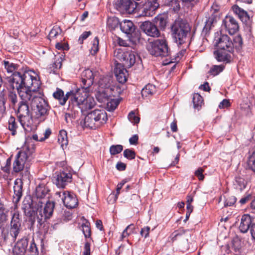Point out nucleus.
Masks as SVG:
<instances>
[{
    "label": "nucleus",
    "instance_id": "nucleus-45",
    "mask_svg": "<svg viewBox=\"0 0 255 255\" xmlns=\"http://www.w3.org/2000/svg\"><path fill=\"white\" fill-rule=\"evenodd\" d=\"M125 157L128 159L132 160L135 157V152L133 150L130 149H126L124 150L123 153Z\"/></svg>",
    "mask_w": 255,
    "mask_h": 255
},
{
    "label": "nucleus",
    "instance_id": "nucleus-39",
    "mask_svg": "<svg viewBox=\"0 0 255 255\" xmlns=\"http://www.w3.org/2000/svg\"><path fill=\"white\" fill-rule=\"evenodd\" d=\"M225 66L223 65H213L211 67L209 73L213 76H216L222 72Z\"/></svg>",
    "mask_w": 255,
    "mask_h": 255
},
{
    "label": "nucleus",
    "instance_id": "nucleus-9",
    "mask_svg": "<svg viewBox=\"0 0 255 255\" xmlns=\"http://www.w3.org/2000/svg\"><path fill=\"white\" fill-rule=\"evenodd\" d=\"M72 180V175L68 170L56 172L53 178V182L58 188H64Z\"/></svg>",
    "mask_w": 255,
    "mask_h": 255
},
{
    "label": "nucleus",
    "instance_id": "nucleus-5",
    "mask_svg": "<svg viewBox=\"0 0 255 255\" xmlns=\"http://www.w3.org/2000/svg\"><path fill=\"white\" fill-rule=\"evenodd\" d=\"M171 29L173 38L178 46L186 43L187 34L191 30L190 25L186 20L175 21Z\"/></svg>",
    "mask_w": 255,
    "mask_h": 255
},
{
    "label": "nucleus",
    "instance_id": "nucleus-42",
    "mask_svg": "<svg viewBox=\"0 0 255 255\" xmlns=\"http://www.w3.org/2000/svg\"><path fill=\"white\" fill-rule=\"evenodd\" d=\"M123 149V146L122 145H112L110 147V152L111 155H114L120 153Z\"/></svg>",
    "mask_w": 255,
    "mask_h": 255
},
{
    "label": "nucleus",
    "instance_id": "nucleus-38",
    "mask_svg": "<svg viewBox=\"0 0 255 255\" xmlns=\"http://www.w3.org/2000/svg\"><path fill=\"white\" fill-rule=\"evenodd\" d=\"M82 231L86 238H90L91 236V230L90 228V224L86 221L85 223L82 225Z\"/></svg>",
    "mask_w": 255,
    "mask_h": 255
},
{
    "label": "nucleus",
    "instance_id": "nucleus-17",
    "mask_svg": "<svg viewBox=\"0 0 255 255\" xmlns=\"http://www.w3.org/2000/svg\"><path fill=\"white\" fill-rule=\"evenodd\" d=\"M159 6V4L158 2H152L147 0L143 5L141 14L145 16H152L155 14L156 10Z\"/></svg>",
    "mask_w": 255,
    "mask_h": 255
},
{
    "label": "nucleus",
    "instance_id": "nucleus-22",
    "mask_svg": "<svg viewBox=\"0 0 255 255\" xmlns=\"http://www.w3.org/2000/svg\"><path fill=\"white\" fill-rule=\"evenodd\" d=\"M120 26L122 31L128 36H131L136 29L133 23L131 20L127 19L120 22Z\"/></svg>",
    "mask_w": 255,
    "mask_h": 255
},
{
    "label": "nucleus",
    "instance_id": "nucleus-7",
    "mask_svg": "<svg viewBox=\"0 0 255 255\" xmlns=\"http://www.w3.org/2000/svg\"><path fill=\"white\" fill-rule=\"evenodd\" d=\"M147 49L151 55L156 57H166L171 54L168 42L164 38L154 40L149 43Z\"/></svg>",
    "mask_w": 255,
    "mask_h": 255
},
{
    "label": "nucleus",
    "instance_id": "nucleus-62",
    "mask_svg": "<svg viewBox=\"0 0 255 255\" xmlns=\"http://www.w3.org/2000/svg\"><path fill=\"white\" fill-rule=\"evenodd\" d=\"M51 134V129L49 128H47L44 133V137H41L40 140L41 141H43L45 140L46 139L48 138L49 137V136Z\"/></svg>",
    "mask_w": 255,
    "mask_h": 255
},
{
    "label": "nucleus",
    "instance_id": "nucleus-23",
    "mask_svg": "<svg viewBox=\"0 0 255 255\" xmlns=\"http://www.w3.org/2000/svg\"><path fill=\"white\" fill-rule=\"evenodd\" d=\"M71 93H72L69 91L67 92L64 95L63 91L60 88H57L56 91L53 93V96L54 99L58 101L60 105L64 106L65 105L67 100L68 99L70 100Z\"/></svg>",
    "mask_w": 255,
    "mask_h": 255
},
{
    "label": "nucleus",
    "instance_id": "nucleus-26",
    "mask_svg": "<svg viewBox=\"0 0 255 255\" xmlns=\"http://www.w3.org/2000/svg\"><path fill=\"white\" fill-rule=\"evenodd\" d=\"M23 183L21 180L16 179L13 186L14 195L13 202L17 203L19 201L22 195Z\"/></svg>",
    "mask_w": 255,
    "mask_h": 255
},
{
    "label": "nucleus",
    "instance_id": "nucleus-60",
    "mask_svg": "<svg viewBox=\"0 0 255 255\" xmlns=\"http://www.w3.org/2000/svg\"><path fill=\"white\" fill-rule=\"evenodd\" d=\"M230 106L229 100L228 99L223 100L219 104V107L220 109H224L227 108Z\"/></svg>",
    "mask_w": 255,
    "mask_h": 255
},
{
    "label": "nucleus",
    "instance_id": "nucleus-50",
    "mask_svg": "<svg viewBox=\"0 0 255 255\" xmlns=\"http://www.w3.org/2000/svg\"><path fill=\"white\" fill-rule=\"evenodd\" d=\"M128 118L129 120L133 124H138L139 122L140 118L139 117L136 116L135 113L133 111H131L128 115Z\"/></svg>",
    "mask_w": 255,
    "mask_h": 255
},
{
    "label": "nucleus",
    "instance_id": "nucleus-14",
    "mask_svg": "<svg viewBox=\"0 0 255 255\" xmlns=\"http://www.w3.org/2000/svg\"><path fill=\"white\" fill-rule=\"evenodd\" d=\"M140 28L149 36L158 37L160 36V33L157 26L149 21L142 22L140 25Z\"/></svg>",
    "mask_w": 255,
    "mask_h": 255
},
{
    "label": "nucleus",
    "instance_id": "nucleus-52",
    "mask_svg": "<svg viewBox=\"0 0 255 255\" xmlns=\"http://www.w3.org/2000/svg\"><path fill=\"white\" fill-rule=\"evenodd\" d=\"M9 101L11 103L12 106H14L17 102V95L13 92H10L8 96Z\"/></svg>",
    "mask_w": 255,
    "mask_h": 255
},
{
    "label": "nucleus",
    "instance_id": "nucleus-56",
    "mask_svg": "<svg viewBox=\"0 0 255 255\" xmlns=\"http://www.w3.org/2000/svg\"><path fill=\"white\" fill-rule=\"evenodd\" d=\"M91 34V31H85L84 32L82 35L80 36L78 39V42L80 44H82L83 43L84 40L86 39Z\"/></svg>",
    "mask_w": 255,
    "mask_h": 255
},
{
    "label": "nucleus",
    "instance_id": "nucleus-11",
    "mask_svg": "<svg viewBox=\"0 0 255 255\" xmlns=\"http://www.w3.org/2000/svg\"><path fill=\"white\" fill-rule=\"evenodd\" d=\"M137 6V3L133 0H118L115 7L122 13H133Z\"/></svg>",
    "mask_w": 255,
    "mask_h": 255
},
{
    "label": "nucleus",
    "instance_id": "nucleus-10",
    "mask_svg": "<svg viewBox=\"0 0 255 255\" xmlns=\"http://www.w3.org/2000/svg\"><path fill=\"white\" fill-rule=\"evenodd\" d=\"M56 195L61 198L64 206L69 209L76 208L78 205V201L76 195L70 191L57 192Z\"/></svg>",
    "mask_w": 255,
    "mask_h": 255
},
{
    "label": "nucleus",
    "instance_id": "nucleus-43",
    "mask_svg": "<svg viewBox=\"0 0 255 255\" xmlns=\"http://www.w3.org/2000/svg\"><path fill=\"white\" fill-rule=\"evenodd\" d=\"M120 102L119 100L116 99H112L107 103V109L110 112H112L114 111L118 106L119 105Z\"/></svg>",
    "mask_w": 255,
    "mask_h": 255
},
{
    "label": "nucleus",
    "instance_id": "nucleus-32",
    "mask_svg": "<svg viewBox=\"0 0 255 255\" xmlns=\"http://www.w3.org/2000/svg\"><path fill=\"white\" fill-rule=\"evenodd\" d=\"M58 141L62 147L68 145V140L67 133L66 130L64 129L60 130L58 136Z\"/></svg>",
    "mask_w": 255,
    "mask_h": 255
},
{
    "label": "nucleus",
    "instance_id": "nucleus-49",
    "mask_svg": "<svg viewBox=\"0 0 255 255\" xmlns=\"http://www.w3.org/2000/svg\"><path fill=\"white\" fill-rule=\"evenodd\" d=\"M237 198L234 196H230L226 198L225 201V207L231 206L236 202Z\"/></svg>",
    "mask_w": 255,
    "mask_h": 255
},
{
    "label": "nucleus",
    "instance_id": "nucleus-15",
    "mask_svg": "<svg viewBox=\"0 0 255 255\" xmlns=\"http://www.w3.org/2000/svg\"><path fill=\"white\" fill-rule=\"evenodd\" d=\"M94 77V73L91 70H84L81 74V86L86 89H89L93 84Z\"/></svg>",
    "mask_w": 255,
    "mask_h": 255
},
{
    "label": "nucleus",
    "instance_id": "nucleus-40",
    "mask_svg": "<svg viewBox=\"0 0 255 255\" xmlns=\"http://www.w3.org/2000/svg\"><path fill=\"white\" fill-rule=\"evenodd\" d=\"M99 38L96 36L92 41V46L90 50V52L91 55H95L97 54L99 49Z\"/></svg>",
    "mask_w": 255,
    "mask_h": 255
},
{
    "label": "nucleus",
    "instance_id": "nucleus-48",
    "mask_svg": "<svg viewBox=\"0 0 255 255\" xmlns=\"http://www.w3.org/2000/svg\"><path fill=\"white\" fill-rule=\"evenodd\" d=\"M28 250L31 255H38L39 254L38 249L33 239L30 243V247Z\"/></svg>",
    "mask_w": 255,
    "mask_h": 255
},
{
    "label": "nucleus",
    "instance_id": "nucleus-21",
    "mask_svg": "<svg viewBox=\"0 0 255 255\" xmlns=\"http://www.w3.org/2000/svg\"><path fill=\"white\" fill-rule=\"evenodd\" d=\"M3 65H4V68L6 70L7 72L8 73H11L12 74L11 76L7 78L8 83H9V85H10L11 88V84L10 83L9 80H10V79L11 78H12L13 77V74H14L15 73H20V74L22 75V74H23L25 72H26L27 71H33V72H34L33 70H25L24 71H23L22 72H15V70L18 69V65L17 64H14V63L10 62L8 61H5V60H4L3 61Z\"/></svg>",
    "mask_w": 255,
    "mask_h": 255
},
{
    "label": "nucleus",
    "instance_id": "nucleus-30",
    "mask_svg": "<svg viewBox=\"0 0 255 255\" xmlns=\"http://www.w3.org/2000/svg\"><path fill=\"white\" fill-rule=\"evenodd\" d=\"M17 122L14 117L10 116L8 121V129L10 131L12 135H15L17 133L18 128Z\"/></svg>",
    "mask_w": 255,
    "mask_h": 255
},
{
    "label": "nucleus",
    "instance_id": "nucleus-13",
    "mask_svg": "<svg viewBox=\"0 0 255 255\" xmlns=\"http://www.w3.org/2000/svg\"><path fill=\"white\" fill-rule=\"evenodd\" d=\"M222 26L231 35L236 33L239 29L237 20L232 16H226L223 20Z\"/></svg>",
    "mask_w": 255,
    "mask_h": 255
},
{
    "label": "nucleus",
    "instance_id": "nucleus-6",
    "mask_svg": "<svg viewBox=\"0 0 255 255\" xmlns=\"http://www.w3.org/2000/svg\"><path fill=\"white\" fill-rule=\"evenodd\" d=\"M35 151V146L29 141L26 142L22 149L16 155L13 163V170L15 173L22 171L26 161L29 159Z\"/></svg>",
    "mask_w": 255,
    "mask_h": 255
},
{
    "label": "nucleus",
    "instance_id": "nucleus-54",
    "mask_svg": "<svg viewBox=\"0 0 255 255\" xmlns=\"http://www.w3.org/2000/svg\"><path fill=\"white\" fill-rule=\"evenodd\" d=\"M25 252V250L21 249L16 245L14 246L12 250L13 255H24Z\"/></svg>",
    "mask_w": 255,
    "mask_h": 255
},
{
    "label": "nucleus",
    "instance_id": "nucleus-36",
    "mask_svg": "<svg viewBox=\"0 0 255 255\" xmlns=\"http://www.w3.org/2000/svg\"><path fill=\"white\" fill-rule=\"evenodd\" d=\"M247 167L249 169L255 172V150L248 157Z\"/></svg>",
    "mask_w": 255,
    "mask_h": 255
},
{
    "label": "nucleus",
    "instance_id": "nucleus-47",
    "mask_svg": "<svg viewBox=\"0 0 255 255\" xmlns=\"http://www.w3.org/2000/svg\"><path fill=\"white\" fill-rule=\"evenodd\" d=\"M8 210L5 205L0 202V216L7 220Z\"/></svg>",
    "mask_w": 255,
    "mask_h": 255
},
{
    "label": "nucleus",
    "instance_id": "nucleus-28",
    "mask_svg": "<svg viewBox=\"0 0 255 255\" xmlns=\"http://www.w3.org/2000/svg\"><path fill=\"white\" fill-rule=\"evenodd\" d=\"M192 103L195 110L199 111L202 106L204 105V100L203 97L198 93H195L192 98Z\"/></svg>",
    "mask_w": 255,
    "mask_h": 255
},
{
    "label": "nucleus",
    "instance_id": "nucleus-1",
    "mask_svg": "<svg viewBox=\"0 0 255 255\" xmlns=\"http://www.w3.org/2000/svg\"><path fill=\"white\" fill-rule=\"evenodd\" d=\"M12 90L16 89L21 99L18 104L17 116L21 125L27 132L33 128L28 101H32V93H36L41 86V82L38 75L33 71H27L23 74L19 73L13 74L9 80Z\"/></svg>",
    "mask_w": 255,
    "mask_h": 255
},
{
    "label": "nucleus",
    "instance_id": "nucleus-37",
    "mask_svg": "<svg viewBox=\"0 0 255 255\" xmlns=\"http://www.w3.org/2000/svg\"><path fill=\"white\" fill-rule=\"evenodd\" d=\"M62 30L60 26L55 25L53 26L50 30L48 35V38L49 39H51V38H56L58 35H60L62 33Z\"/></svg>",
    "mask_w": 255,
    "mask_h": 255
},
{
    "label": "nucleus",
    "instance_id": "nucleus-3",
    "mask_svg": "<svg viewBox=\"0 0 255 255\" xmlns=\"http://www.w3.org/2000/svg\"><path fill=\"white\" fill-rule=\"evenodd\" d=\"M89 89L82 87L76 91L71 90L70 100H69V109L72 110L74 107H77L84 112L91 109L95 105L94 99L88 96Z\"/></svg>",
    "mask_w": 255,
    "mask_h": 255
},
{
    "label": "nucleus",
    "instance_id": "nucleus-24",
    "mask_svg": "<svg viewBox=\"0 0 255 255\" xmlns=\"http://www.w3.org/2000/svg\"><path fill=\"white\" fill-rule=\"evenodd\" d=\"M191 232L189 230H185L180 229L178 230L175 231L171 235V241L174 242L179 239H185L187 241H188V238L191 237Z\"/></svg>",
    "mask_w": 255,
    "mask_h": 255
},
{
    "label": "nucleus",
    "instance_id": "nucleus-58",
    "mask_svg": "<svg viewBox=\"0 0 255 255\" xmlns=\"http://www.w3.org/2000/svg\"><path fill=\"white\" fill-rule=\"evenodd\" d=\"M203 171L204 169L202 168H199L195 172V175L198 178L199 180H203L204 178V176L203 174Z\"/></svg>",
    "mask_w": 255,
    "mask_h": 255
},
{
    "label": "nucleus",
    "instance_id": "nucleus-44",
    "mask_svg": "<svg viewBox=\"0 0 255 255\" xmlns=\"http://www.w3.org/2000/svg\"><path fill=\"white\" fill-rule=\"evenodd\" d=\"M62 61L63 59L61 56L56 58L50 68H53V70L60 69L62 65Z\"/></svg>",
    "mask_w": 255,
    "mask_h": 255
},
{
    "label": "nucleus",
    "instance_id": "nucleus-16",
    "mask_svg": "<svg viewBox=\"0 0 255 255\" xmlns=\"http://www.w3.org/2000/svg\"><path fill=\"white\" fill-rule=\"evenodd\" d=\"M254 218L249 214L243 215L240 220L239 230L242 233H247L253 224Z\"/></svg>",
    "mask_w": 255,
    "mask_h": 255
},
{
    "label": "nucleus",
    "instance_id": "nucleus-41",
    "mask_svg": "<svg viewBox=\"0 0 255 255\" xmlns=\"http://www.w3.org/2000/svg\"><path fill=\"white\" fill-rule=\"evenodd\" d=\"M28 244V239L27 237H24L18 241L15 245L19 247L21 249L25 250L26 252Z\"/></svg>",
    "mask_w": 255,
    "mask_h": 255
},
{
    "label": "nucleus",
    "instance_id": "nucleus-63",
    "mask_svg": "<svg viewBox=\"0 0 255 255\" xmlns=\"http://www.w3.org/2000/svg\"><path fill=\"white\" fill-rule=\"evenodd\" d=\"M138 136L137 134L133 135L129 139L130 144L136 145L137 144Z\"/></svg>",
    "mask_w": 255,
    "mask_h": 255
},
{
    "label": "nucleus",
    "instance_id": "nucleus-61",
    "mask_svg": "<svg viewBox=\"0 0 255 255\" xmlns=\"http://www.w3.org/2000/svg\"><path fill=\"white\" fill-rule=\"evenodd\" d=\"M219 10L220 6L216 3H213L211 7L210 13L211 14L216 15V13H217Z\"/></svg>",
    "mask_w": 255,
    "mask_h": 255
},
{
    "label": "nucleus",
    "instance_id": "nucleus-31",
    "mask_svg": "<svg viewBox=\"0 0 255 255\" xmlns=\"http://www.w3.org/2000/svg\"><path fill=\"white\" fill-rule=\"evenodd\" d=\"M54 207L55 204L54 202L46 201L43 211V213L45 215L46 217H48L49 219L52 216Z\"/></svg>",
    "mask_w": 255,
    "mask_h": 255
},
{
    "label": "nucleus",
    "instance_id": "nucleus-53",
    "mask_svg": "<svg viewBox=\"0 0 255 255\" xmlns=\"http://www.w3.org/2000/svg\"><path fill=\"white\" fill-rule=\"evenodd\" d=\"M20 229H15L10 228L9 230L10 235L12 237V241L15 242L17 236L19 234Z\"/></svg>",
    "mask_w": 255,
    "mask_h": 255
},
{
    "label": "nucleus",
    "instance_id": "nucleus-20",
    "mask_svg": "<svg viewBox=\"0 0 255 255\" xmlns=\"http://www.w3.org/2000/svg\"><path fill=\"white\" fill-rule=\"evenodd\" d=\"M232 9L234 13L238 16L243 23L248 24L251 22V17L247 11L237 5L233 6Z\"/></svg>",
    "mask_w": 255,
    "mask_h": 255
},
{
    "label": "nucleus",
    "instance_id": "nucleus-27",
    "mask_svg": "<svg viewBox=\"0 0 255 255\" xmlns=\"http://www.w3.org/2000/svg\"><path fill=\"white\" fill-rule=\"evenodd\" d=\"M217 15L211 14V15L206 19L205 25L203 27L202 32L207 34L211 28L214 26V23L217 22Z\"/></svg>",
    "mask_w": 255,
    "mask_h": 255
},
{
    "label": "nucleus",
    "instance_id": "nucleus-25",
    "mask_svg": "<svg viewBox=\"0 0 255 255\" xmlns=\"http://www.w3.org/2000/svg\"><path fill=\"white\" fill-rule=\"evenodd\" d=\"M38 214L37 215V221L38 222L37 227L41 232H43L46 233L48 232L49 226L46 222V220L48 217H46L45 215L43 214L42 211H39Z\"/></svg>",
    "mask_w": 255,
    "mask_h": 255
},
{
    "label": "nucleus",
    "instance_id": "nucleus-51",
    "mask_svg": "<svg viewBox=\"0 0 255 255\" xmlns=\"http://www.w3.org/2000/svg\"><path fill=\"white\" fill-rule=\"evenodd\" d=\"M187 212H186V218L184 220V221H187V220H188L189 217H190V214L191 213V197L190 196H187Z\"/></svg>",
    "mask_w": 255,
    "mask_h": 255
},
{
    "label": "nucleus",
    "instance_id": "nucleus-8",
    "mask_svg": "<svg viewBox=\"0 0 255 255\" xmlns=\"http://www.w3.org/2000/svg\"><path fill=\"white\" fill-rule=\"evenodd\" d=\"M114 55L121 63L123 66L129 68L132 67L135 63L136 55L131 50H127L125 48L116 49L114 52Z\"/></svg>",
    "mask_w": 255,
    "mask_h": 255
},
{
    "label": "nucleus",
    "instance_id": "nucleus-2",
    "mask_svg": "<svg viewBox=\"0 0 255 255\" xmlns=\"http://www.w3.org/2000/svg\"><path fill=\"white\" fill-rule=\"evenodd\" d=\"M214 44L217 50L214 52L215 58L218 62L225 63L232 61V54L234 51V46L231 38L226 34L217 33L214 39Z\"/></svg>",
    "mask_w": 255,
    "mask_h": 255
},
{
    "label": "nucleus",
    "instance_id": "nucleus-4",
    "mask_svg": "<svg viewBox=\"0 0 255 255\" xmlns=\"http://www.w3.org/2000/svg\"><path fill=\"white\" fill-rule=\"evenodd\" d=\"M32 93L31 105L34 108L35 117L40 121H44L49 115L51 107L40 87L36 93Z\"/></svg>",
    "mask_w": 255,
    "mask_h": 255
},
{
    "label": "nucleus",
    "instance_id": "nucleus-33",
    "mask_svg": "<svg viewBox=\"0 0 255 255\" xmlns=\"http://www.w3.org/2000/svg\"><path fill=\"white\" fill-rule=\"evenodd\" d=\"M154 22L155 25L158 26L160 29H164L166 26V19L165 16L162 14H158L154 19Z\"/></svg>",
    "mask_w": 255,
    "mask_h": 255
},
{
    "label": "nucleus",
    "instance_id": "nucleus-18",
    "mask_svg": "<svg viewBox=\"0 0 255 255\" xmlns=\"http://www.w3.org/2000/svg\"><path fill=\"white\" fill-rule=\"evenodd\" d=\"M126 67L121 64H117L115 69V74L118 81L122 84L127 82L128 75Z\"/></svg>",
    "mask_w": 255,
    "mask_h": 255
},
{
    "label": "nucleus",
    "instance_id": "nucleus-35",
    "mask_svg": "<svg viewBox=\"0 0 255 255\" xmlns=\"http://www.w3.org/2000/svg\"><path fill=\"white\" fill-rule=\"evenodd\" d=\"M119 18L115 16L108 17L107 21V26L111 30H114L120 24Z\"/></svg>",
    "mask_w": 255,
    "mask_h": 255
},
{
    "label": "nucleus",
    "instance_id": "nucleus-19",
    "mask_svg": "<svg viewBox=\"0 0 255 255\" xmlns=\"http://www.w3.org/2000/svg\"><path fill=\"white\" fill-rule=\"evenodd\" d=\"M90 113L99 126L105 124L108 120L107 113L103 109H96Z\"/></svg>",
    "mask_w": 255,
    "mask_h": 255
},
{
    "label": "nucleus",
    "instance_id": "nucleus-64",
    "mask_svg": "<svg viewBox=\"0 0 255 255\" xmlns=\"http://www.w3.org/2000/svg\"><path fill=\"white\" fill-rule=\"evenodd\" d=\"M250 233L253 242L255 243V223L252 225L250 229Z\"/></svg>",
    "mask_w": 255,
    "mask_h": 255
},
{
    "label": "nucleus",
    "instance_id": "nucleus-12",
    "mask_svg": "<svg viewBox=\"0 0 255 255\" xmlns=\"http://www.w3.org/2000/svg\"><path fill=\"white\" fill-rule=\"evenodd\" d=\"M35 195L39 199V203H43L40 200L48 199L50 195V189L48 182L46 180L41 181L36 188Z\"/></svg>",
    "mask_w": 255,
    "mask_h": 255
},
{
    "label": "nucleus",
    "instance_id": "nucleus-59",
    "mask_svg": "<svg viewBox=\"0 0 255 255\" xmlns=\"http://www.w3.org/2000/svg\"><path fill=\"white\" fill-rule=\"evenodd\" d=\"M11 222L12 223L15 222L17 223H20L19 214L18 211H14L13 214Z\"/></svg>",
    "mask_w": 255,
    "mask_h": 255
},
{
    "label": "nucleus",
    "instance_id": "nucleus-34",
    "mask_svg": "<svg viewBox=\"0 0 255 255\" xmlns=\"http://www.w3.org/2000/svg\"><path fill=\"white\" fill-rule=\"evenodd\" d=\"M156 92V87L154 85L148 84L146 85L141 91L142 97H147L152 95Z\"/></svg>",
    "mask_w": 255,
    "mask_h": 255
},
{
    "label": "nucleus",
    "instance_id": "nucleus-57",
    "mask_svg": "<svg viewBox=\"0 0 255 255\" xmlns=\"http://www.w3.org/2000/svg\"><path fill=\"white\" fill-rule=\"evenodd\" d=\"M11 159L8 158L6 161L5 165L2 167V170L7 173H9L10 169Z\"/></svg>",
    "mask_w": 255,
    "mask_h": 255
},
{
    "label": "nucleus",
    "instance_id": "nucleus-29",
    "mask_svg": "<svg viewBox=\"0 0 255 255\" xmlns=\"http://www.w3.org/2000/svg\"><path fill=\"white\" fill-rule=\"evenodd\" d=\"M84 126L85 127L90 128H96L99 126L96 122L94 120L90 113H89L85 117L84 121Z\"/></svg>",
    "mask_w": 255,
    "mask_h": 255
},
{
    "label": "nucleus",
    "instance_id": "nucleus-46",
    "mask_svg": "<svg viewBox=\"0 0 255 255\" xmlns=\"http://www.w3.org/2000/svg\"><path fill=\"white\" fill-rule=\"evenodd\" d=\"M234 48L240 49L242 47L243 44V40L241 35H239L235 37L233 42Z\"/></svg>",
    "mask_w": 255,
    "mask_h": 255
},
{
    "label": "nucleus",
    "instance_id": "nucleus-55",
    "mask_svg": "<svg viewBox=\"0 0 255 255\" xmlns=\"http://www.w3.org/2000/svg\"><path fill=\"white\" fill-rule=\"evenodd\" d=\"M150 230V228L149 226L142 228L140 232V235L144 238H147L149 236Z\"/></svg>",
    "mask_w": 255,
    "mask_h": 255
}]
</instances>
